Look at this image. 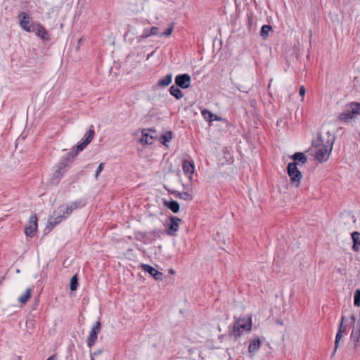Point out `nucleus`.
<instances>
[{"instance_id":"1","label":"nucleus","mask_w":360,"mask_h":360,"mask_svg":"<svg viewBox=\"0 0 360 360\" xmlns=\"http://www.w3.org/2000/svg\"><path fill=\"white\" fill-rule=\"evenodd\" d=\"M335 141V137L330 132L322 136L319 134L317 139L312 143V147L315 148V158L321 162L328 160Z\"/></svg>"},{"instance_id":"2","label":"nucleus","mask_w":360,"mask_h":360,"mask_svg":"<svg viewBox=\"0 0 360 360\" xmlns=\"http://www.w3.org/2000/svg\"><path fill=\"white\" fill-rule=\"evenodd\" d=\"M84 203L82 200H76L70 202L67 205H60L57 207L53 212L52 216L49 219L48 224L45 231L53 229L56 225L59 224L63 219L70 216L73 210L82 207Z\"/></svg>"},{"instance_id":"3","label":"nucleus","mask_w":360,"mask_h":360,"mask_svg":"<svg viewBox=\"0 0 360 360\" xmlns=\"http://www.w3.org/2000/svg\"><path fill=\"white\" fill-rule=\"evenodd\" d=\"M252 328L251 318L239 319L235 321L233 328L230 332L229 335L233 337L236 340L240 337V335L245 331H250Z\"/></svg>"},{"instance_id":"4","label":"nucleus","mask_w":360,"mask_h":360,"mask_svg":"<svg viewBox=\"0 0 360 360\" xmlns=\"http://www.w3.org/2000/svg\"><path fill=\"white\" fill-rule=\"evenodd\" d=\"M358 115H360V103L352 102L345 106L344 111L339 115L338 119L348 122Z\"/></svg>"},{"instance_id":"5","label":"nucleus","mask_w":360,"mask_h":360,"mask_svg":"<svg viewBox=\"0 0 360 360\" xmlns=\"http://www.w3.org/2000/svg\"><path fill=\"white\" fill-rule=\"evenodd\" d=\"M288 174L290 178L291 183L298 187L302 177L301 172L297 169V162H290L288 165Z\"/></svg>"},{"instance_id":"6","label":"nucleus","mask_w":360,"mask_h":360,"mask_svg":"<svg viewBox=\"0 0 360 360\" xmlns=\"http://www.w3.org/2000/svg\"><path fill=\"white\" fill-rule=\"evenodd\" d=\"M20 27L25 31L31 32L34 31V25L37 23L32 22V18L25 12L19 14Z\"/></svg>"},{"instance_id":"7","label":"nucleus","mask_w":360,"mask_h":360,"mask_svg":"<svg viewBox=\"0 0 360 360\" xmlns=\"http://www.w3.org/2000/svg\"><path fill=\"white\" fill-rule=\"evenodd\" d=\"M141 134L140 141L144 144H153L154 140L158 139L156 131L154 129H143Z\"/></svg>"},{"instance_id":"8","label":"nucleus","mask_w":360,"mask_h":360,"mask_svg":"<svg viewBox=\"0 0 360 360\" xmlns=\"http://www.w3.org/2000/svg\"><path fill=\"white\" fill-rule=\"evenodd\" d=\"M37 217L35 214L30 216L28 224L25 226V233L27 237L32 238L37 230Z\"/></svg>"},{"instance_id":"9","label":"nucleus","mask_w":360,"mask_h":360,"mask_svg":"<svg viewBox=\"0 0 360 360\" xmlns=\"http://www.w3.org/2000/svg\"><path fill=\"white\" fill-rule=\"evenodd\" d=\"M101 324L100 321H97L92 327L89 335L87 338L86 343L89 348H91L96 342L98 334L101 331Z\"/></svg>"},{"instance_id":"10","label":"nucleus","mask_w":360,"mask_h":360,"mask_svg":"<svg viewBox=\"0 0 360 360\" xmlns=\"http://www.w3.org/2000/svg\"><path fill=\"white\" fill-rule=\"evenodd\" d=\"M94 134H95V131H94V127L93 125H91L90 127H89V129L88 130V131L86 133V134L84 135L85 136V139L79 143L77 146V151L75 153V155L80 151L83 150L84 148L89 144L91 143V141H92L94 136Z\"/></svg>"},{"instance_id":"11","label":"nucleus","mask_w":360,"mask_h":360,"mask_svg":"<svg viewBox=\"0 0 360 360\" xmlns=\"http://www.w3.org/2000/svg\"><path fill=\"white\" fill-rule=\"evenodd\" d=\"M179 221L180 219L177 217H171L166 221L165 226L166 231L169 235L173 236L175 234L179 228Z\"/></svg>"},{"instance_id":"12","label":"nucleus","mask_w":360,"mask_h":360,"mask_svg":"<svg viewBox=\"0 0 360 360\" xmlns=\"http://www.w3.org/2000/svg\"><path fill=\"white\" fill-rule=\"evenodd\" d=\"M183 171L189 181L193 180V176L195 174V165L193 160H184L182 164Z\"/></svg>"},{"instance_id":"13","label":"nucleus","mask_w":360,"mask_h":360,"mask_svg":"<svg viewBox=\"0 0 360 360\" xmlns=\"http://www.w3.org/2000/svg\"><path fill=\"white\" fill-rule=\"evenodd\" d=\"M140 267L145 271L148 272L151 276H153L157 281H161L163 277L162 272L159 271L154 267L149 264H141Z\"/></svg>"},{"instance_id":"14","label":"nucleus","mask_w":360,"mask_h":360,"mask_svg":"<svg viewBox=\"0 0 360 360\" xmlns=\"http://www.w3.org/2000/svg\"><path fill=\"white\" fill-rule=\"evenodd\" d=\"M345 316H342L341 319V322L340 323L338 333L336 334L335 340V347L333 350V354L336 352L338 347L339 342L342 338L343 334L346 330V326L344 325Z\"/></svg>"},{"instance_id":"15","label":"nucleus","mask_w":360,"mask_h":360,"mask_svg":"<svg viewBox=\"0 0 360 360\" xmlns=\"http://www.w3.org/2000/svg\"><path fill=\"white\" fill-rule=\"evenodd\" d=\"M34 31L32 32H34L39 37H40L43 40H49V34L46 29L40 24L37 23L34 25Z\"/></svg>"},{"instance_id":"16","label":"nucleus","mask_w":360,"mask_h":360,"mask_svg":"<svg viewBox=\"0 0 360 360\" xmlns=\"http://www.w3.org/2000/svg\"><path fill=\"white\" fill-rule=\"evenodd\" d=\"M260 345H261L260 340L258 338H254L253 340H252L250 342V345L248 347L249 352L250 354H254L255 352L258 351V349L260 347Z\"/></svg>"},{"instance_id":"17","label":"nucleus","mask_w":360,"mask_h":360,"mask_svg":"<svg viewBox=\"0 0 360 360\" xmlns=\"http://www.w3.org/2000/svg\"><path fill=\"white\" fill-rule=\"evenodd\" d=\"M352 238L353 240L352 249L357 252L360 248V233L354 231L352 233Z\"/></svg>"},{"instance_id":"18","label":"nucleus","mask_w":360,"mask_h":360,"mask_svg":"<svg viewBox=\"0 0 360 360\" xmlns=\"http://www.w3.org/2000/svg\"><path fill=\"white\" fill-rule=\"evenodd\" d=\"M158 34V28L157 27H152L150 29H144L143 34L141 38L146 39L150 36L156 35Z\"/></svg>"},{"instance_id":"19","label":"nucleus","mask_w":360,"mask_h":360,"mask_svg":"<svg viewBox=\"0 0 360 360\" xmlns=\"http://www.w3.org/2000/svg\"><path fill=\"white\" fill-rule=\"evenodd\" d=\"M172 138V134L169 131L161 134L159 137L158 136L159 141L165 146H167V143L169 142Z\"/></svg>"},{"instance_id":"20","label":"nucleus","mask_w":360,"mask_h":360,"mask_svg":"<svg viewBox=\"0 0 360 360\" xmlns=\"http://www.w3.org/2000/svg\"><path fill=\"white\" fill-rule=\"evenodd\" d=\"M31 292H32V289L27 288L26 290V291L25 292V293H23L22 295H21L19 297V298H18L19 302L21 303L22 304H26L27 302V301L29 300V299L30 298Z\"/></svg>"},{"instance_id":"21","label":"nucleus","mask_w":360,"mask_h":360,"mask_svg":"<svg viewBox=\"0 0 360 360\" xmlns=\"http://www.w3.org/2000/svg\"><path fill=\"white\" fill-rule=\"evenodd\" d=\"M191 78L188 74H181V89H188L191 86Z\"/></svg>"},{"instance_id":"22","label":"nucleus","mask_w":360,"mask_h":360,"mask_svg":"<svg viewBox=\"0 0 360 360\" xmlns=\"http://www.w3.org/2000/svg\"><path fill=\"white\" fill-rule=\"evenodd\" d=\"M292 158L294 160L293 162L297 163V162H300L302 164H304L307 161L306 155L302 153H295Z\"/></svg>"},{"instance_id":"23","label":"nucleus","mask_w":360,"mask_h":360,"mask_svg":"<svg viewBox=\"0 0 360 360\" xmlns=\"http://www.w3.org/2000/svg\"><path fill=\"white\" fill-rule=\"evenodd\" d=\"M165 205L173 212H177L179 210V204L174 200L165 201Z\"/></svg>"},{"instance_id":"24","label":"nucleus","mask_w":360,"mask_h":360,"mask_svg":"<svg viewBox=\"0 0 360 360\" xmlns=\"http://www.w3.org/2000/svg\"><path fill=\"white\" fill-rule=\"evenodd\" d=\"M172 79V74L167 75L163 79H160L158 81V82L157 83V86H167L171 83Z\"/></svg>"},{"instance_id":"25","label":"nucleus","mask_w":360,"mask_h":360,"mask_svg":"<svg viewBox=\"0 0 360 360\" xmlns=\"http://www.w3.org/2000/svg\"><path fill=\"white\" fill-rule=\"evenodd\" d=\"M78 286V278L77 275L73 276L70 279V288L72 291L77 290Z\"/></svg>"},{"instance_id":"26","label":"nucleus","mask_w":360,"mask_h":360,"mask_svg":"<svg viewBox=\"0 0 360 360\" xmlns=\"http://www.w3.org/2000/svg\"><path fill=\"white\" fill-rule=\"evenodd\" d=\"M271 27L269 25H264L262 27L260 34L262 37L266 38L269 35V32L271 31Z\"/></svg>"},{"instance_id":"27","label":"nucleus","mask_w":360,"mask_h":360,"mask_svg":"<svg viewBox=\"0 0 360 360\" xmlns=\"http://www.w3.org/2000/svg\"><path fill=\"white\" fill-rule=\"evenodd\" d=\"M169 93L175 96L176 98L179 99L180 98V89L179 86L175 87L174 86H172L169 88Z\"/></svg>"},{"instance_id":"28","label":"nucleus","mask_w":360,"mask_h":360,"mask_svg":"<svg viewBox=\"0 0 360 360\" xmlns=\"http://www.w3.org/2000/svg\"><path fill=\"white\" fill-rule=\"evenodd\" d=\"M192 196H193V192L190 189H188L185 192H181V199H184L186 200H190L192 199Z\"/></svg>"},{"instance_id":"29","label":"nucleus","mask_w":360,"mask_h":360,"mask_svg":"<svg viewBox=\"0 0 360 360\" xmlns=\"http://www.w3.org/2000/svg\"><path fill=\"white\" fill-rule=\"evenodd\" d=\"M354 304L355 306L359 307L360 306V290H356L354 292Z\"/></svg>"},{"instance_id":"30","label":"nucleus","mask_w":360,"mask_h":360,"mask_svg":"<svg viewBox=\"0 0 360 360\" xmlns=\"http://www.w3.org/2000/svg\"><path fill=\"white\" fill-rule=\"evenodd\" d=\"M202 115L204 117V118L207 120H209L210 119H213V117L214 116V114H212L207 110H203L202 111Z\"/></svg>"},{"instance_id":"31","label":"nucleus","mask_w":360,"mask_h":360,"mask_svg":"<svg viewBox=\"0 0 360 360\" xmlns=\"http://www.w3.org/2000/svg\"><path fill=\"white\" fill-rule=\"evenodd\" d=\"M172 30H173L172 26H170L164 32H162L160 34V36L161 37H168V36H169L172 34Z\"/></svg>"},{"instance_id":"32","label":"nucleus","mask_w":360,"mask_h":360,"mask_svg":"<svg viewBox=\"0 0 360 360\" xmlns=\"http://www.w3.org/2000/svg\"><path fill=\"white\" fill-rule=\"evenodd\" d=\"M103 167H104V163H101V164L98 165V168H97V169H96V174H95V177H96V179H97V178H98V175L100 174V173L103 171Z\"/></svg>"},{"instance_id":"33","label":"nucleus","mask_w":360,"mask_h":360,"mask_svg":"<svg viewBox=\"0 0 360 360\" xmlns=\"http://www.w3.org/2000/svg\"><path fill=\"white\" fill-rule=\"evenodd\" d=\"M101 354V350L98 349L95 351L94 353H91V360H95V357Z\"/></svg>"},{"instance_id":"34","label":"nucleus","mask_w":360,"mask_h":360,"mask_svg":"<svg viewBox=\"0 0 360 360\" xmlns=\"http://www.w3.org/2000/svg\"><path fill=\"white\" fill-rule=\"evenodd\" d=\"M306 90L304 86H301L299 89V94L302 97H304Z\"/></svg>"},{"instance_id":"35","label":"nucleus","mask_w":360,"mask_h":360,"mask_svg":"<svg viewBox=\"0 0 360 360\" xmlns=\"http://www.w3.org/2000/svg\"><path fill=\"white\" fill-rule=\"evenodd\" d=\"M174 81H175V84H176V86H179V87H180V82H181V79H180V74H179V75H176V76L175 77V79H174Z\"/></svg>"},{"instance_id":"36","label":"nucleus","mask_w":360,"mask_h":360,"mask_svg":"<svg viewBox=\"0 0 360 360\" xmlns=\"http://www.w3.org/2000/svg\"><path fill=\"white\" fill-rule=\"evenodd\" d=\"M60 169H61V167H59L57 171H56L55 174H53V176L56 178H59L60 176L61 175L60 174Z\"/></svg>"},{"instance_id":"37","label":"nucleus","mask_w":360,"mask_h":360,"mask_svg":"<svg viewBox=\"0 0 360 360\" xmlns=\"http://www.w3.org/2000/svg\"><path fill=\"white\" fill-rule=\"evenodd\" d=\"M46 360H57V357L56 355H52L49 356Z\"/></svg>"},{"instance_id":"38","label":"nucleus","mask_w":360,"mask_h":360,"mask_svg":"<svg viewBox=\"0 0 360 360\" xmlns=\"http://www.w3.org/2000/svg\"><path fill=\"white\" fill-rule=\"evenodd\" d=\"M351 319H352V323L353 325H354V323H355V320H356V318H355V316L354 314H352L351 316H350Z\"/></svg>"},{"instance_id":"39","label":"nucleus","mask_w":360,"mask_h":360,"mask_svg":"<svg viewBox=\"0 0 360 360\" xmlns=\"http://www.w3.org/2000/svg\"><path fill=\"white\" fill-rule=\"evenodd\" d=\"M220 120V118L214 115V116L213 117V119H210L209 121L212 122V121H214V120Z\"/></svg>"},{"instance_id":"40","label":"nucleus","mask_w":360,"mask_h":360,"mask_svg":"<svg viewBox=\"0 0 360 360\" xmlns=\"http://www.w3.org/2000/svg\"><path fill=\"white\" fill-rule=\"evenodd\" d=\"M11 360H21V357L20 356H15L13 359Z\"/></svg>"},{"instance_id":"41","label":"nucleus","mask_w":360,"mask_h":360,"mask_svg":"<svg viewBox=\"0 0 360 360\" xmlns=\"http://www.w3.org/2000/svg\"><path fill=\"white\" fill-rule=\"evenodd\" d=\"M4 278V277L3 276L0 281V282L1 283V281H3V279Z\"/></svg>"}]
</instances>
